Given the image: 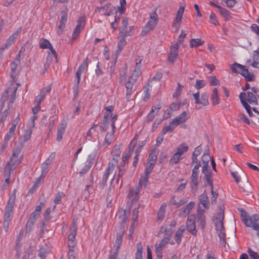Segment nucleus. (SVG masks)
<instances>
[{
    "mask_svg": "<svg viewBox=\"0 0 259 259\" xmlns=\"http://www.w3.org/2000/svg\"><path fill=\"white\" fill-rule=\"evenodd\" d=\"M76 235V228L75 226L70 227L69 233L68 235V246L69 248H73L76 245L75 236Z\"/></svg>",
    "mask_w": 259,
    "mask_h": 259,
    "instance_id": "nucleus-9",
    "label": "nucleus"
},
{
    "mask_svg": "<svg viewBox=\"0 0 259 259\" xmlns=\"http://www.w3.org/2000/svg\"><path fill=\"white\" fill-rule=\"evenodd\" d=\"M116 165V161H115V162H109L108 167L106 168L105 171L107 172L108 171L109 173L111 174L114 170Z\"/></svg>",
    "mask_w": 259,
    "mask_h": 259,
    "instance_id": "nucleus-56",
    "label": "nucleus"
},
{
    "mask_svg": "<svg viewBox=\"0 0 259 259\" xmlns=\"http://www.w3.org/2000/svg\"><path fill=\"white\" fill-rule=\"evenodd\" d=\"M35 221L29 219L26 224V233H29L34 225Z\"/></svg>",
    "mask_w": 259,
    "mask_h": 259,
    "instance_id": "nucleus-49",
    "label": "nucleus"
},
{
    "mask_svg": "<svg viewBox=\"0 0 259 259\" xmlns=\"http://www.w3.org/2000/svg\"><path fill=\"white\" fill-rule=\"evenodd\" d=\"M65 196V194L63 192H58L54 199V203L56 204H60L61 203V199Z\"/></svg>",
    "mask_w": 259,
    "mask_h": 259,
    "instance_id": "nucleus-44",
    "label": "nucleus"
},
{
    "mask_svg": "<svg viewBox=\"0 0 259 259\" xmlns=\"http://www.w3.org/2000/svg\"><path fill=\"white\" fill-rule=\"evenodd\" d=\"M21 31V27L18 28L17 30L9 37L6 42L1 47L2 48H5V50L10 47L15 42Z\"/></svg>",
    "mask_w": 259,
    "mask_h": 259,
    "instance_id": "nucleus-10",
    "label": "nucleus"
},
{
    "mask_svg": "<svg viewBox=\"0 0 259 259\" xmlns=\"http://www.w3.org/2000/svg\"><path fill=\"white\" fill-rule=\"evenodd\" d=\"M110 174L109 173V172L105 171V172L104 175H103L102 179V182H101V186H102V188H103L105 185H106L107 181L108 179L109 175Z\"/></svg>",
    "mask_w": 259,
    "mask_h": 259,
    "instance_id": "nucleus-57",
    "label": "nucleus"
},
{
    "mask_svg": "<svg viewBox=\"0 0 259 259\" xmlns=\"http://www.w3.org/2000/svg\"><path fill=\"white\" fill-rule=\"evenodd\" d=\"M244 103H243L242 105L246 109L247 113L249 115V116L251 117L253 115L252 111H251V107L247 103V102H244Z\"/></svg>",
    "mask_w": 259,
    "mask_h": 259,
    "instance_id": "nucleus-63",
    "label": "nucleus"
},
{
    "mask_svg": "<svg viewBox=\"0 0 259 259\" xmlns=\"http://www.w3.org/2000/svg\"><path fill=\"white\" fill-rule=\"evenodd\" d=\"M198 185V178L191 177L190 186L191 192L195 194L197 191Z\"/></svg>",
    "mask_w": 259,
    "mask_h": 259,
    "instance_id": "nucleus-26",
    "label": "nucleus"
},
{
    "mask_svg": "<svg viewBox=\"0 0 259 259\" xmlns=\"http://www.w3.org/2000/svg\"><path fill=\"white\" fill-rule=\"evenodd\" d=\"M188 149L189 147L188 146H186L184 143H182L178 146L176 152L178 155L181 157L185 152H186L188 150Z\"/></svg>",
    "mask_w": 259,
    "mask_h": 259,
    "instance_id": "nucleus-31",
    "label": "nucleus"
},
{
    "mask_svg": "<svg viewBox=\"0 0 259 259\" xmlns=\"http://www.w3.org/2000/svg\"><path fill=\"white\" fill-rule=\"evenodd\" d=\"M82 31L80 28L75 27L72 35L73 40H75L78 37L80 32Z\"/></svg>",
    "mask_w": 259,
    "mask_h": 259,
    "instance_id": "nucleus-64",
    "label": "nucleus"
},
{
    "mask_svg": "<svg viewBox=\"0 0 259 259\" xmlns=\"http://www.w3.org/2000/svg\"><path fill=\"white\" fill-rule=\"evenodd\" d=\"M257 96L259 97L258 95L256 96L252 92L248 91L247 92L246 101L250 104L257 105L258 103L257 100Z\"/></svg>",
    "mask_w": 259,
    "mask_h": 259,
    "instance_id": "nucleus-18",
    "label": "nucleus"
},
{
    "mask_svg": "<svg viewBox=\"0 0 259 259\" xmlns=\"http://www.w3.org/2000/svg\"><path fill=\"white\" fill-rule=\"evenodd\" d=\"M184 11V8L183 7H180L177 12V16L175 20V22L180 25L183 15Z\"/></svg>",
    "mask_w": 259,
    "mask_h": 259,
    "instance_id": "nucleus-29",
    "label": "nucleus"
},
{
    "mask_svg": "<svg viewBox=\"0 0 259 259\" xmlns=\"http://www.w3.org/2000/svg\"><path fill=\"white\" fill-rule=\"evenodd\" d=\"M208 93H203L201 95V100H200V104L203 106H207L209 104Z\"/></svg>",
    "mask_w": 259,
    "mask_h": 259,
    "instance_id": "nucleus-38",
    "label": "nucleus"
},
{
    "mask_svg": "<svg viewBox=\"0 0 259 259\" xmlns=\"http://www.w3.org/2000/svg\"><path fill=\"white\" fill-rule=\"evenodd\" d=\"M247 252L251 259H258V253L257 252L254 251L251 248H248Z\"/></svg>",
    "mask_w": 259,
    "mask_h": 259,
    "instance_id": "nucleus-51",
    "label": "nucleus"
},
{
    "mask_svg": "<svg viewBox=\"0 0 259 259\" xmlns=\"http://www.w3.org/2000/svg\"><path fill=\"white\" fill-rule=\"evenodd\" d=\"M184 231V229L179 228L177 231L176 233L174 236V239L178 244H180L181 242V238L182 237Z\"/></svg>",
    "mask_w": 259,
    "mask_h": 259,
    "instance_id": "nucleus-36",
    "label": "nucleus"
},
{
    "mask_svg": "<svg viewBox=\"0 0 259 259\" xmlns=\"http://www.w3.org/2000/svg\"><path fill=\"white\" fill-rule=\"evenodd\" d=\"M194 206L195 202L191 201L182 208L181 212H182L183 213H186L188 214L191 210L194 208Z\"/></svg>",
    "mask_w": 259,
    "mask_h": 259,
    "instance_id": "nucleus-32",
    "label": "nucleus"
},
{
    "mask_svg": "<svg viewBox=\"0 0 259 259\" xmlns=\"http://www.w3.org/2000/svg\"><path fill=\"white\" fill-rule=\"evenodd\" d=\"M65 132V126L62 125L58 128L57 133V141L59 142H61L63 139V136Z\"/></svg>",
    "mask_w": 259,
    "mask_h": 259,
    "instance_id": "nucleus-37",
    "label": "nucleus"
},
{
    "mask_svg": "<svg viewBox=\"0 0 259 259\" xmlns=\"http://www.w3.org/2000/svg\"><path fill=\"white\" fill-rule=\"evenodd\" d=\"M50 252V250L47 247H42L38 250V255L41 259H45Z\"/></svg>",
    "mask_w": 259,
    "mask_h": 259,
    "instance_id": "nucleus-33",
    "label": "nucleus"
},
{
    "mask_svg": "<svg viewBox=\"0 0 259 259\" xmlns=\"http://www.w3.org/2000/svg\"><path fill=\"white\" fill-rule=\"evenodd\" d=\"M199 203L202 205L204 209H208L209 208L210 202L205 190L199 196Z\"/></svg>",
    "mask_w": 259,
    "mask_h": 259,
    "instance_id": "nucleus-12",
    "label": "nucleus"
},
{
    "mask_svg": "<svg viewBox=\"0 0 259 259\" xmlns=\"http://www.w3.org/2000/svg\"><path fill=\"white\" fill-rule=\"evenodd\" d=\"M130 31L127 30V28L119 29V37H125L128 35H131Z\"/></svg>",
    "mask_w": 259,
    "mask_h": 259,
    "instance_id": "nucleus-59",
    "label": "nucleus"
},
{
    "mask_svg": "<svg viewBox=\"0 0 259 259\" xmlns=\"http://www.w3.org/2000/svg\"><path fill=\"white\" fill-rule=\"evenodd\" d=\"M118 218L121 219L120 226H123L122 224H124L127 220L126 212L125 210L121 209L118 211Z\"/></svg>",
    "mask_w": 259,
    "mask_h": 259,
    "instance_id": "nucleus-30",
    "label": "nucleus"
},
{
    "mask_svg": "<svg viewBox=\"0 0 259 259\" xmlns=\"http://www.w3.org/2000/svg\"><path fill=\"white\" fill-rule=\"evenodd\" d=\"M138 76H136V74L132 73L125 84L126 89H133L134 83L137 79Z\"/></svg>",
    "mask_w": 259,
    "mask_h": 259,
    "instance_id": "nucleus-25",
    "label": "nucleus"
},
{
    "mask_svg": "<svg viewBox=\"0 0 259 259\" xmlns=\"http://www.w3.org/2000/svg\"><path fill=\"white\" fill-rule=\"evenodd\" d=\"M206 84L205 81L204 80H197L195 87L197 90H200L203 88Z\"/></svg>",
    "mask_w": 259,
    "mask_h": 259,
    "instance_id": "nucleus-60",
    "label": "nucleus"
},
{
    "mask_svg": "<svg viewBox=\"0 0 259 259\" xmlns=\"http://www.w3.org/2000/svg\"><path fill=\"white\" fill-rule=\"evenodd\" d=\"M32 133V130L31 129L25 130L24 133L20 138V140L23 143L28 141L30 139Z\"/></svg>",
    "mask_w": 259,
    "mask_h": 259,
    "instance_id": "nucleus-28",
    "label": "nucleus"
},
{
    "mask_svg": "<svg viewBox=\"0 0 259 259\" xmlns=\"http://www.w3.org/2000/svg\"><path fill=\"white\" fill-rule=\"evenodd\" d=\"M125 229L123 226L119 227L118 232L117 233L116 235V239L115 241L113 248L115 251L114 252H117V255H118L119 249L122 244V238L124 233Z\"/></svg>",
    "mask_w": 259,
    "mask_h": 259,
    "instance_id": "nucleus-3",
    "label": "nucleus"
},
{
    "mask_svg": "<svg viewBox=\"0 0 259 259\" xmlns=\"http://www.w3.org/2000/svg\"><path fill=\"white\" fill-rule=\"evenodd\" d=\"M204 43V41L200 38H192L190 40V46L191 48H197L202 46Z\"/></svg>",
    "mask_w": 259,
    "mask_h": 259,
    "instance_id": "nucleus-34",
    "label": "nucleus"
},
{
    "mask_svg": "<svg viewBox=\"0 0 259 259\" xmlns=\"http://www.w3.org/2000/svg\"><path fill=\"white\" fill-rule=\"evenodd\" d=\"M117 58H116L113 61H111L109 65H110L109 68V73L111 76H112L113 74L114 73V71L115 69V65L116 63Z\"/></svg>",
    "mask_w": 259,
    "mask_h": 259,
    "instance_id": "nucleus-53",
    "label": "nucleus"
},
{
    "mask_svg": "<svg viewBox=\"0 0 259 259\" xmlns=\"http://www.w3.org/2000/svg\"><path fill=\"white\" fill-rule=\"evenodd\" d=\"M195 215L191 214L188 216L186 222V229L192 235L195 236L197 231L196 229Z\"/></svg>",
    "mask_w": 259,
    "mask_h": 259,
    "instance_id": "nucleus-4",
    "label": "nucleus"
},
{
    "mask_svg": "<svg viewBox=\"0 0 259 259\" xmlns=\"http://www.w3.org/2000/svg\"><path fill=\"white\" fill-rule=\"evenodd\" d=\"M188 33V31L182 30L181 33L178 37L177 42H178V44L179 43L181 44V43L183 42L184 38L186 36V35Z\"/></svg>",
    "mask_w": 259,
    "mask_h": 259,
    "instance_id": "nucleus-61",
    "label": "nucleus"
},
{
    "mask_svg": "<svg viewBox=\"0 0 259 259\" xmlns=\"http://www.w3.org/2000/svg\"><path fill=\"white\" fill-rule=\"evenodd\" d=\"M166 207V205L165 203H163L161 205L157 212V222L160 223L164 219Z\"/></svg>",
    "mask_w": 259,
    "mask_h": 259,
    "instance_id": "nucleus-17",
    "label": "nucleus"
},
{
    "mask_svg": "<svg viewBox=\"0 0 259 259\" xmlns=\"http://www.w3.org/2000/svg\"><path fill=\"white\" fill-rule=\"evenodd\" d=\"M85 18L84 17H80L77 21L76 27L83 30L85 26Z\"/></svg>",
    "mask_w": 259,
    "mask_h": 259,
    "instance_id": "nucleus-43",
    "label": "nucleus"
},
{
    "mask_svg": "<svg viewBox=\"0 0 259 259\" xmlns=\"http://www.w3.org/2000/svg\"><path fill=\"white\" fill-rule=\"evenodd\" d=\"M88 58L87 57L83 60L82 63L80 65L78 69V70L82 72L85 69H87L88 68Z\"/></svg>",
    "mask_w": 259,
    "mask_h": 259,
    "instance_id": "nucleus-54",
    "label": "nucleus"
},
{
    "mask_svg": "<svg viewBox=\"0 0 259 259\" xmlns=\"http://www.w3.org/2000/svg\"><path fill=\"white\" fill-rule=\"evenodd\" d=\"M190 117V116L189 113L186 111H183L180 115L174 118L170 123L175 126H177L181 123L185 122Z\"/></svg>",
    "mask_w": 259,
    "mask_h": 259,
    "instance_id": "nucleus-5",
    "label": "nucleus"
},
{
    "mask_svg": "<svg viewBox=\"0 0 259 259\" xmlns=\"http://www.w3.org/2000/svg\"><path fill=\"white\" fill-rule=\"evenodd\" d=\"M105 112L104 114V118L108 119L110 117H112V111L114 110L113 106H108L105 107Z\"/></svg>",
    "mask_w": 259,
    "mask_h": 259,
    "instance_id": "nucleus-40",
    "label": "nucleus"
},
{
    "mask_svg": "<svg viewBox=\"0 0 259 259\" xmlns=\"http://www.w3.org/2000/svg\"><path fill=\"white\" fill-rule=\"evenodd\" d=\"M176 127L170 124L167 126H164L161 132L165 135L167 133H172Z\"/></svg>",
    "mask_w": 259,
    "mask_h": 259,
    "instance_id": "nucleus-47",
    "label": "nucleus"
},
{
    "mask_svg": "<svg viewBox=\"0 0 259 259\" xmlns=\"http://www.w3.org/2000/svg\"><path fill=\"white\" fill-rule=\"evenodd\" d=\"M241 75H242L247 81H252L255 80V75L252 73L249 72L248 69L246 67L243 71H241Z\"/></svg>",
    "mask_w": 259,
    "mask_h": 259,
    "instance_id": "nucleus-19",
    "label": "nucleus"
},
{
    "mask_svg": "<svg viewBox=\"0 0 259 259\" xmlns=\"http://www.w3.org/2000/svg\"><path fill=\"white\" fill-rule=\"evenodd\" d=\"M182 159V157L178 155V154L176 152L169 160V163L172 165L176 164L178 163Z\"/></svg>",
    "mask_w": 259,
    "mask_h": 259,
    "instance_id": "nucleus-35",
    "label": "nucleus"
},
{
    "mask_svg": "<svg viewBox=\"0 0 259 259\" xmlns=\"http://www.w3.org/2000/svg\"><path fill=\"white\" fill-rule=\"evenodd\" d=\"M114 133V132L112 131L111 132L107 134L103 143L104 146L107 147L112 143Z\"/></svg>",
    "mask_w": 259,
    "mask_h": 259,
    "instance_id": "nucleus-27",
    "label": "nucleus"
},
{
    "mask_svg": "<svg viewBox=\"0 0 259 259\" xmlns=\"http://www.w3.org/2000/svg\"><path fill=\"white\" fill-rule=\"evenodd\" d=\"M157 24L155 21L149 20L143 28L141 33V35L142 36L146 35L155 27Z\"/></svg>",
    "mask_w": 259,
    "mask_h": 259,
    "instance_id": "nucleus-11",
    "label": "nucleus"
},
{
    "mask_svg": "<svg viewBox=\"0 0 259 259\" xmlns=\"http://www.w3.org/2000/svg\"><path fill=\"white\" fill-rule=\"evenodd\" d=\"M15 202V196H11L5 208L4 217H12Z\"/></svg>",
    "mask_w": 259,
    "mask_h": 259,
    "instance_id": "nucleus-7",
    "label": "nucleus"
},
{
    "mask_svg": "<svg viewBox=\"0 0 259 259\" xmlns=\"http://www.w3.org/2000/svg\"><path fill=\"white\" fill-rule=\"evenodd\" d=\"M150 84L148 83L146 86V90H144V97L143 98V100L144 101H147L150 97Z\"/></svg>",
    "mask_w": 259,
    "mask_h": 259,
    "instance_id": "nucleus-52",
    "label": "nucleus"
},
{
    "mask_svg": "<svg viewBox=\"0 0 259 259\" xmlns=\"http://www.w3.org/2000/svg\"><path fill=\"white\" fill-rule=\"evenodd\" d=\"M143 247L141 243L137 244V250L135 254V259H142Z\"/></svg>",
    "mask_w": 259,
    "mask_h": 259,
    "instance_id": "nucleus-45",
    "label": "nucleus"
},
{
    "mask_svg": "<svg viewBox=\"0 0 259 259\" xmlns=\"http://www.w3.org/2000/svg\"><path fill=\"white\" fill-rule=\"evenodd\" d=\"M45 96L44 95H41L40 93L35 97L34 100V104L36 105L40 106V104L45 98Z\"/></svg>",
    "mask_w": 259,
    "mask_h": 259,
    "instance_id": "nucleus-48",
    "label": "nucleus"
},
{
    "mask_svg": "<svg viewBox=\"0 0 259 259\" xmlns=\"http://www.w3.org/2000/svg\"><path fill=\"white\" fill-rule=\"evenodd\" d=\"M17 67V64L15 62H13L10 64L11 68V72H10V76L11 77L14 79L15 78V72Z\"/></svg>",
    "mask_w": 259,
    "mask_h": 259,
    "instance_id": "nucleus-50",
    "label": "nucleus"
},
{
    "mask_svg": "<svg viewBox=\"0 0 259 259\" xmlns=\"http://www.w3.org/2000/svg\"><path fill=\"white\" fill-rule=\"evenodd\" d=\"M181 106L182 104L181 103H172L169 106V109L171 111L174 112L178 110Z\"/></svg>",
    "mask_w": 259,
    "mask_h": 259,
    "instance_id": "nucleus-62",
    "label": "nucleus"
},
{
    "mask_svg": "<svg viewBox=\"0 0 259 259\" xmlns=\"http://www.w3.org/2000/svg\"><path fill=\"white\" fill-rule=\"evenodd\" d=\"M220 98L219 95L218 89L217 88H214L212 91V93L210 97V100L212 105L214 106L219 104L220 103Z\"/></svg>",
    "mask_w": 259,
    "mask_h": 259,
    "instance_id": "nucleus-16",
    "label": "nucleus"
},
{
    "mask_svg": "<svg viewBox=\"0 0 259 259\" xmlns=\"http://www.w3.org/2000/svg\"><path fill=\"white\" fill-rule=\"evenodd\" d=\"M141 189L139 188H137L136 190L131 189L128 193L129 199L132 200V202L134 201H137L139 198V193Z\"/></svg>",
    "mask_w": 259,
    "mask_h": 259,
    "instance_id": "nucleus-22",
    "label": "nucleus"
},
{
    "mask_svg": "<svg viewBox=\"0 0 259 259\" xmlns=\"http://www.w3.org/2000/svg\"><path fill=\"white\" fill-rule=\"evenodd\" d=\"M223 219V218L222 219ZM215 229L218 232L224 231V227L223 225V220H218L214 222Z\"/></svg>",
    "mask_w": 259,
    "mask_h": 259,
    "instance_id": "nucleus-46",
    "label": "nucleus"
},
{
    "mask_svg": "<svg viewBox=\"0 0 259 259\" xmlns=\"http://www.w3.org/2000/svg\"><path fill=\"white\" fill-rule=\"evenodd\" d=\"M241 217L246 227L251 228L256 231V235L259 238V215L254 214L249 215L243 208L241 210Z\"/></svg>",
    "mask_w": 259,
    "mask_h": 259,
    "instance_id": "nucleus-1",
    "label": "nucleus"
},
{
    "mask_svg": "<svg viewBox=\"0 0 259 259\" xmlns=\"http://www.w3.org/2000/svg\"><path fill=\"white\" fill-rule=\"evenodd\" d=\"M21 149L19 147L16 148L13 151L12 156L7 165L11 167V170H14L21 162L22 156L20 155Z\"/></svg>",
    "mask_w": 259,
    "mask_h": 259,
    "instance_id": "nucleus-2",
    "label": "nucleus"
},
{
    "mask_svg": "<svg viewBox=\"0 0 259 259\" xmlns=\"http://www.w3.org/2000/svg\"><path fill=\"white\" fill-rule=\"evenodd\" d=\"M157 159V152L155 149H152L150 150L148 158V162L149 163H153L155 165V163Z\"/></svg>",
    "mask_w": 259,
    "mask_h": 259,
    "instance_id": "nucleus-23",
    "label": "nucleus"
},
{
    "mask_svg": "<svg viewBox=\"0 0 259 259\" xmlns=\"http://www.w3.org/2000/svg\"><path fill=\"white\" fill-rule=\"evenodd\" d=\"M179 48V45H178V42L171 44L167 59L169 62L174 63L177 59L178 57Z\"/></svg>",
    "mask_w": 259,
    "mask_h": 259,
    "instance_id": "nucleus-6",
    "label": "nucleus"
},
{
    "mask_svg": "<svg viewBox=\"0 0 259 259\" xmlns=\"http://www.w3.org/2000/svg\"><path fill=\"white\" fill-rule=\"evenodd\" d=\"M52 45L46 39L41 38L39 42V48L42 49H49Z\"/></svg>",
    "mask_w": 259,
    "mask_h": 259,
    "instance_id": "nucleus-41",
    "label": "nucleus"
},
{
    "mask_svg": "<svg viewBox=\"0 0 259 259\" xmlns=\"http://www.w3.org/2000/svg\"><path fill=\"white\" fill-rule=\"evenodd\" d=\"M160 108L161 106L159 105L152 107L150 112L146 117V121L147 123H150L153 120L154 118L158 114Z\"/></svg>",
    "mask_w": 259,
    "mask_h": 259,
    "instance_id": "nucleus-15",
    "label": "nucleus"
},
{
    "mask_svg": "<svg viewBox=\"0 0 259 259\" xmlns=\"http://www.w3.org/2000/svg\"><path fill=\"white\" fill-rule=\"evenodd\" d=\"M246 67L237 63H234L231 66V69L233 72L241 74Z\"/></svg>",
    "mask_w": 259,
    "mask_h": 259,
    "instance_id": "nucleus-24",
    "label": "nucleus"
},
{
    "mask_svg": "<svg viewBox=\"0 0 259 259\" xmlns=\"http://www.w3.org/2000/svg\"><path fill=\"white\" fill-rule=\"evenodd\" d=\"M34 251L33 247L31 246H29L25 252V254L22 259H32L34 257L33 252Z\"/></svg>",
    "mask_w": 259,
    "mask_h": 259,
    "instance_id": "nucleus-39",
    "label": "nucleus"
},
{
    "mask_svg": "<svg viewBox=\"0 0 259 259\" xmlns=\"http://www.w3.org/2000/svg\"><path fill=\"white\" fill-rule=\"evenodd\" d=\"M219 12L225 21H228L232 18V13L226 8L222 7L219 10Z\"/></svg>",
    "mask_w": 259,
    "mask_h": 259,
    "instance_id": "nucleus-21",
    "label": "nucleus"
},
{
    "mask_svg": "<svg viewBox=\"0 0 259 259\" xmlns=\"http://www.w3.org/2000/svg\"><path fill=\"white\" fill-rule=\"evenodd\" d=\"M149 177L145 176V175L144 177H141L139 181V186H138V188L141 189L142 186H144V187L145 188L147 184Z\"/></svg>",
    "mask_w": 259,
    "mask_h": 259,
    "instance_id": "nucleus-42",
    "label": "nucleus"
},
{
    "mask_svg": "<svg viewBox=\"0 0 259 259\" xmlns=\"http://www.w3.org/2000/svg\"><path fill=\"white\" fill-rule=\"evenodd\" d=\"M210 22L214 25H218L219 23L217 20L215 14L212 11L209 16Z\"/></svg>",
    "mask_w": 259,
    "mask_h": 259,
    "instance_id": "nucleus-58",
    "label": "nucleus"
},
{
    "mask_svg": "<svg viewBox=\"0 0 259 259\" xmlns=\"http://www.w3.org/2000/svg\"><path fill=\"white\" fill-rule=\"evenodd\" d=\"M111 4L108 3L105 4L104 6L102 7H97L95 10V13H100L101 11L103 12V15L106 16H109L112 12L111 9H110Z\"/></svg>",
    "mask_w": 259,
    "mask_h": 259,
    "instance_id": "nucleus-14",
    "label": "nucleus"
},
{
    "mask_svg": "<svg viewBox=\"0 0 259 259\" xmlns=\"http://www.w3.org/2000/svg\"><path fill=\"white\" fill-rule=\"evenodd\" d=\"M143 61V57L139 56L136 59V65L134 72L132 73L136 74V76H139L141 74V62Z\"/></svg>",
    "mask_w": 259,
    "mask_h": 259,
    "instance_id": "nucleus-20",
    "label": "nucleus"
},
{
    "mask_svg": "<svg viewBox=\"0 0 259 259\" xmlns=\"http://www.w3.org/2000/svg\"><path fill=\"white\" fill-rule=\"evenodd\" d=\"M201 166V164H196L193 170L191 177L198 178L199 168Z\"/></svg>",
    "mask_w": 259,
    "mask_h": 259,
    "instance_id": "nucleus-55",
    "label": "nucleus"
},
{
    "mask_svg": "<svg viewBox=\"0 0 259 259\" xmlns=\"http://www.w3.org/2000/svg\"><path fill=\"white\" fill-rule=\"evenodd\" d=\"M93 164V159L91 156H89L86 161L85 162L84 165L81 169L79 172L80 177H83L91 168Z\"/></svg>",
    "mask_w": 259,
    "mask_h": 259,
    "instance_id": "nucleus-13",
    "label": "nucleus"
},
{
    "mask_svg": "<svg viewBox=\"0 0 259 259\" xmlns=\"http://www.w3.org/2000/svg\"><path fill=\"white\" fill-rule=\"evenodd\" d=\"M197 223L198 226L201 227L202 229H204L205 226V217L204 215V209H202L199 207L197 210V215L195 216Z\"/></svg>",
    "mask_w": 259,
    "mask_h": 259,
    "instance_id": "nucleus-8",
    "label": "nucleus"
}]
</instances>
